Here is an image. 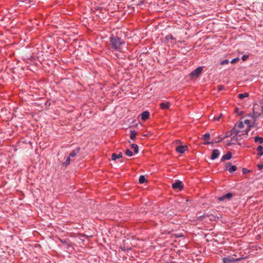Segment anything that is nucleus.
I'll use <instances>...</instances> for the list:
<instances>
[{"label":"nucleus","mask_w":263,"mask_h":263,"mask_svg":"<svg viewBox=\"0 0 263 263\" xmlns=\"http://www.w3.org/2000/svg\"><path fill=\"white\" fill-rule=\"evenodd\" d=\"M172 187L173 189H178V190L181 191L183 189V186L182 182L180 180H178L172 184Z\"/></svg>","instance_id":"6"},{"label":"nucleus","mask_w":263,"mask_h":263,"mask_svg":"<svg viewBox=\"0 0 263 263\" xmlns=\"http://www.w3.org/2000/svg\"><path fill=\"white\" fill-rule=\"evenodd\" d=\"M223 89H224V87L222 85H218L217 86V89H218V91L222 90Z\"/></svg>","instance_id":"35"},{"label":"nucleus","mask_w":263,"mask_h":263,"mask_svg":"<svg viewBox=\"0 0 263 263\" xmlns=\"http://www.w3.org/2000/svg\"><path fill=\"white\" fill-rule=\"evenodd\" d=\"M61 242H62L63 243H66V241L65 240V241H63L62 240H61Z\"/></svg>","instance_id":"40"},{"label":"nucleus","mask_w":263,"mask_h":263,"mask_svg":"<svg viewBox=\"0 0 263 263\" xmlns=\"http://www.w3.org/2000/svg\"><path fill=\"white\" fill-rule=\"evenodd\" d=\"M241 260V258H234L232 257H223L222 258L223 263H232Z\"/></svg>","instance_id":"5"},{"label":"nucleus","mask_w":263,"mask_h":263,"mask_svg":"<svg viewBox=\"0 0 263 263\" xmlns=\"http://www.w3.org/2000/svg\"><path fill=\"white\" fill-rule=\"evenodd\" d=\"M31 2V0H23V2L25 3L26 4H29Z\"/></svg>","instance_id":"37"},{"label":"nucleus","mask_w":263,"mask_h":263,"mask_svg":"<svg viewBox=\"0 0 263 263\" xmlns=\"http://www.w3.org/2000/svg\"><path fill=\"white\" fill-rule=\"evenodd\" d=\"M210 138V135L209 133H206L204 135L202 136V138L204 140H208Z\"/></svg>","instance_id":"25"},{"label":"nucleus","mask_w":263,"mask_h":263,"mask_svg":"<svg viewBox=\"0 0 263 263\" xmlns=\"http://www.w3.org/2000/svg\"><path fill=\"white\" fill-rule=\"evenodd\" d=\"M222 117V114H221L218 117H214L213 118V120L215 121H218L220 120V119Z\"/></svg>","instance_id":"30"},{"label":"nucleus","mask_w":263,"mask_h":263,"mask_svg":"<svg viewBox=\"0 0 263 263\" xmlns=\"http://www.w3.org/2000/svg\"><path fill=\"white\" fill-rule=\"evenodd\" d=\"M263 116V106L260 104H254L253 107V115L248 114L245 117H249L252 119H257V118Z\"/></svg>","instance_id":"2"},{"label":"nucleus","mask_w":263,"mask_h":263,"mask_svg":"<svg viewBox=\"0 0 263 263\" xmlns=\"http://www.w3.org/2000/svg\"><path fill=\"white\" fill-rule=\"evenodd\" d=\"M257 167L259 168V170H261L263 168V164H258Z\"/></svg>","instance_id":"36"},{"label":"nucleus","mask_w":263,"mask_h":263,"mask_svg":"<svg viewBox=\"0 0 263 263\" xmlns=\"http://www.w3.org/2000/svg\"><path fill=\"white\" fill-rule=\"evenodd\" d=\"M125 42L118 36L111 34L109 37V45L112 51L121 52Z\"/></svg>","instance_id":"1"},{"label":"nucleus","mask_w":263,"mask_h":263,"mask_svg":"<svg viewBox=\"0 0 263 263\" xmlns=\"http://www.w3.org/2000/svg\"><path fill=\"white\" fill-rule=\"evenodd\" d=\"M80 149L81 148L80 147H78L70 153L69 156L71 157H75L78 154L80 153Z\"/></svg>","instance_id":"14"},{"label":"nucleus","mask_w":263,"mask_h":263,"mask_svg":"<svg viewBox=\"0 0 263 263\" xmlns=\"http://www.w3.org/2000/svg\"><path fill=\"white\" fill-rule=\"evenodd\" d=\"M235 112L239 116H241L243 114V112L242 111H239L238 108H235Z\"/></svg>","instance_id":"31"},{"label":"nucleus","mask_w":263,"mask_h":263,"mask_svg":"<svg viewBox=\"0 0 263 263\" xmlns=\"http://www.w3.org/2000/svg\"><path fill=\"white\" fill-rule=\"evenodd\" d=\"M147 182V180L143 175H141L139 179V182L141 184Z\"/></svg>","instance_id":"21"},{"label":"nucleus","mask_w":263,"mask_h":263,"mask_svg":"<svg viewBox=\"0 0 263 263\" xmlns=\"http://www.w3.org/2000/svg\"><path fill=\"white\" fill-rule=\"evenodd\" d=\"M249 96V93L247 92H245L243 93H240L238 95V98L240 99H243L245 98L248 97Z\"/></svg>","instance_id":"22"},{"label":"nucleus","mask_w":263,"mask_h":263,"mask_svg":"<svg viewBox=\"0 0 263 263\" xmlns=\"http://www.w3.org/2000/svg\"><path fill=\"white\" fill-rule=\"evenodd\" d=\"M230 165H231L230 163V162H228V163L226 164V168H227V169H228V166H230Z\"/></svg>","instance_id":"39"},{"label":"nucleus","mask_w":263,"mask_h":263,"mask_svg":"<svg viewBox=\"0 0 263 263\" xmlns=\"http://www.w3.org/2000/svg\"><path fill=\"white\" fill-rule=\"evenodd\" d=\"M141 117L142 120L145 121L149 118V113L147 111H144L141 114Z\"/></svg>","instance_id":"12"},{"label":"nucleus","mask_w":263,"mask_h":263,"mask_svg":"<svg viewBox=\"0 0 263 263\" xmlns=\"http://www.w3.org/2000/svg\"><path fill=\"white\" fill-rule=\"evenodd\" d=\"M130 139L132 140H134L136 139L137 132L135 130H130Z\"/></svg>","instance_id":"18"},{"label":"nucleus","mask_w":263,"mask_h":263,"mask_svg":"<svg viewBox=\"0 0 263 263\" xmlns=\"http://www.w3.org/2000/svg\"><path fill=\"white\" fill-rule=\"evenodd\" d=\"M243 122L240 121L236 123L235 125H237V128L239 129L243 127Z\"/></svg>","instance_id":"23"},{"label":"nucleus","mask_w":263,"mask_h":263,"mask_svg":"<svg viewBox=\"0 0 263 263\" xmlns=\"http://www.w3.org/2000/svg\"><path fill=\"white\" fill-rule=\"evenodd\" d=\"M233 135L232 134V132L231 130L230 131H228L227 132H226V135L224 136V137L223 138H221L220 139V140H218V141H216V140H214L212 142H207L206 143V144H211V143H218V142H220L221 140H222L224 138H228V137H230L231 136H232Z\"/></svg>","instance_id":"8"},{"label":"nucleus","mask_w":263,"mask_h":263,"mask_svg":"<svg viewBox=\"0 0 263 263\" xmlns=\"http://www.w3.org/2000/svg\"><path fill=\"white\" fill-rule=\"evenodd\" d=\"M249 58L248 55H243L241 57V59L243 61H246Z\"/></svg>","instance_id":"32"},{"label":"nucleus","mask_w":263,"mask_h":263,"mask_svg":"<svg viewBox=\"0 0 263 263\" xmlns=\"http://www.w3.org/2000/svg\"><path fill=\"white\" fill-rule=\"evenodd\" d=\"M232 135L234 134L235 135H237L238 134L240 131L237 128V125H235L234 127L231 130Z\"/></svg>","instance_id":"16"},{"label":"nucleus","mask_w":263,"mask_h":263,"mask_svg":"<svg viewBox=\"0 0 263 263\" xmlns=\"http://www.w3.org/2000/svg\"><path fill=\"white\" fill-rule=\"evenodd\" d=\"M188 149L186 145H180L176 148V151L180 154H183Z\"/></svg>","instance_id":"9"},{"label":"nucleus","mask_w":263,"mask_h":263,"mask_svg":"<svg viewBox=\"0 0 263 263\" xmlns=\"http://www.w3.org/2000/svg\"><path fill=\"white\" fill-rule=\"evenodd\" d=\"M257 151L258 152L257 155L258 156L260 157L263 155V147L261 145H259L257 147Z\"/></svg>","instance_id":"17"},{"label":"nucleus","mask_w":263,"mask_h":263,"mask_svg":"<svg viewBox=\"0 0 263 263\" xmlns=\"http://www.w3.org/2000/svg\"><path fill=\"white\" fill-rule=\"evenodd\" d=\"M232 158V153L230 152H228L226 154L224 155L221 159V161H223L226 160H230Z\"/></svg>","instance_id":"13"},{"label":"nucleus","mask_w":263,"mask_h":263,"mask_svg":"<svg viewBox=\"0 0 263 263\" xmlns=\"http://www.w3.org/2000/svg\"><path fill=\"white\" fill-rule=\"evenodd\" d=\"M70 161V156L68 157L65 162L63 163L65 166H67L69 164Z\"/></svg>","instance_id":"28"},{"label":"nucleus","mask_w":263,"mask_h":263,"mask_svg":"<svg viewBox=\"0 0 263 263\" xmlns=\"http://www.w3.org/2000/svg\"><path fill=\"white\" fill-rule=\"evenodd\" d=\"M250 118V119H246L243 121V123L248 126L247 129L245 130L244 134H248L251 127H259L258 124L256 123V119Z\"/></svg>","instance_id":"3"},{"label":"nucleus","mask_w":263,"mask_h":263,"mask_svg":"<svg viewBox=\"0 0 263 263\" xmlns=\"http://www.w3.org/2000/svg\"><path fill=\"white\" fill-rule=\"evenodd\" d=\"M125 154L127 156H129V157L132 156L133 155V152L129 149H127L126 150Z\"/></svg>","instance_id":"27"},{"label":"nucleus","mask_w":263,"mask_h":263,"mask_svg":"<svg viewBox=\"0 0 263 263\" xmlns=\"http://www.w3.org/2000/svg\"><path fill=\"white\" fill-rule=\"evenodd\" d=\"M202 70V67H198L190 73V77L191 79L197 78L199 76Z\"/></svg>","instance_id":"4"},{"label":"nucleus","mask_w":263,"mask_h":263,"mask_svg":"<svg viewBox=\"0 0 263 263\" xmlns=\"http://www.w3.org/2000/svg\"><path fill=\"white\" fill-rule=\"evenodd\" d=\"M237 170V167L235 165H232L231 166V167H230L228 170H229V172L230 173H234L235 171H236Z\"/></svg>","instance_id":"24"},{"label":"nucleus","mask_w":263,"mask_h":263,"mask_svg":"<svg viewBox=\"0 0 263 263\" xmlns=\"http://www.w3.org/2000/svg\"><path fill=\"white\" fill-rule=\"evenodd\" d=\"M122 157V153H119V154H116L115 153H113L111 155V159L112 160H116L118 158H121Z\"/></svg>","instance_id":"15"},{"label":"nucleus","mask_w":263,"mask_h":263,"mask_svg":"<svg viewBox=\"0 0 263 263\" xmlns=\"http://www.w3.org/2000/svg\"><path fill=\"white\" fill-rule=\"evenodd\" d=\"M254 141L255 142H259L260 144H262L263 143V138L259 136H255L254 137Z\"/></svg>","instance_id":"19"},{"label":"nucleus","mask_w":263,"mask_h":263,"mask_svg":"<svg viewBox=\"0 0 263 263\" xmlns=\"http://www.w3.org/2000/svg\"><path fill=\"white\" fill-rule=\"evenodd\" d=\"M233 197V194L231 193H228L224 195L220 196L218 197V200L219 201H224L225 200H230L231 198Z\"/></svg>","instance_id":"7"},{"label":"nucleus","mask_w":263,"mask_h":263,"mask_svg":"<svg viewBox=\"0 0 263 263\" xmlns=\"http://www.w3.org/2000/svg\"><path fill=\"white\" fill-rule=\"evenodd\" d=\"M229 63V61L228 60L226 59L224 60H222L220 62V65H224L225 64H228Z\"/></svg>","instance_id":"29"},{"label":"nucleus","mask_w":263,"mask_h":263,"mask_svg":"<svg viewBox=\"0 0 263 263\" xmlns=\"http://www.w3.org/2000/svg\"><path fill=\"white\" fill-rule=\"evenodd\" d=\"M170 105L171 104L169 102H162L160 104V107L162 109L165 110L168 109Z\"/></svg>","instance_id":"11"},{"label":"nucleus","mask_w":263,"mask_h":263,"mask_svg":"<svg viewBox=\"0 0 263 263\" xmlns=\"http://www.w3.org/2000/svg\"><path fill=\"white\" fill-rule=\"evenodd\" d=\"M220 155V152L217 149H214L212 152L211 158L212 160H215Z\"/></svg>","instance_id":"10"},{"label":"nucleus","mask_w":263,"mask_h":263,"mask_svg":"<svg viewBox=\"0 0 263 263\" xmlns=\"http://www.w3.org/2000/svg\"><path fill=\"white\" fill-rule=\"evenodd\" d=\"M131 147L134 149V152L136 154H137L138 153L139 147L138 145H137L136 144H132L131 145Z\"/></svg>","instance_id":"20"},{"label":"nucleus","mask_w":263,"mask_h":263,"mask_svg":"<svg viewBox=\"0 0 263 263\" xmlns=\"http://www.w3.org/2000/svg\"><path fill=\"white\" fill-rule=\"evenodd\" d=\"M245 171H247L246 168L243 169V172L245 173Z\"/></svg>","instance_id":"41"},{"label":"nucleus","mask_w":263,"mask_h":263,"mask_svg":"<svg viewBox=\"0 0 263 263\" xmlns=\"http://www.w3.org/2000/svg\"><path fill=\"white\" fill-rule=\"evenodd\" d=\"M235 137H234L229 142H228L227 144V146H230L232 144H234V143L232 142V140L233 139V138H234Z\"/></svg>","instance_id":"34"},{"label":"nucleus","mask_w":263,"mask_h":263,"mask_svg":"<svg viewBox=\"0 0 263 263\" xmlns=\"http://www.w3.org/2000/svg\"><path fill=\"white\" fill-rule=\"evenodd\" d=\"M199 217H200L199 219L201 220H202L203 219V218L205 217L206 216L205 215H201V216H200Z\"/></svg>","instance_id":"38"},{"label":"nucleus","mask_w":263,"mask_h":263,"mask_svg":"<svg viewBox=\"0 0 263 263\" xmlns=\"http://www.w3.org/2000/svg\"><path fill=\"white\" fill-rule=\"evenodd\" d=\"M239 60V59L238 58H234L231 61V63L232 64H233V63H235V62L238 61Z\"/></svg>","instance_id":"33"},{"label":"nucleus","mask_w":263,"mask_h":263,"mask_svg":"<svg viewBox=\"0 0 263 263\" xmlns=\"http://www.w3.org/2000/svg\"><path fill=\"white\" fill-rule=\"evenodd\" d=\"M165 39L167 41L169 40H175V39L173 37V36L171 34H170L168 35H167L165 36Z\"/></svg>","instance_id":"26"}]
</instances>
